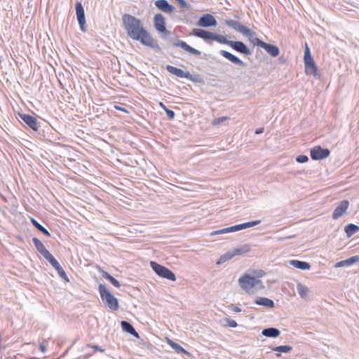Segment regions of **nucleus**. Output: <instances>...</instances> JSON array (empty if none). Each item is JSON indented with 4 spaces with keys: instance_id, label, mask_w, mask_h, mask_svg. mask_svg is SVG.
Returning <instances> with one entry per match:
<instances>
[{
    "instance_id": "obj_48",
    "label": "nucleus",
    "mask_w": 359,
    "mask_h": 359,
    "mask_svg": "<svg viewBox=\"0 0 359 359\" xmlns=\"http://www.w3.org/2000/svg\"><path fill=\"white\" fill-rule=\"evenodd\" d=\"M264 132V128H258L255 130V133L256 134H261Z\"/></svg>"
},
{
    "instance_id": "obj_6",
    "label": "nucleus",
    "mask_w": 359,
    "mask_h": 359,
    "mask_svg": "<svg viewBox=\"0 0 359 359\" xmlns=\"http://www.w3.org/2000/svg\"><path fill=\"white\" fill-rule=\"evenodd\" d=\"M150 266L158 276L172 281H175L176 280L175 273L165 266L161 265L154 261L150 262Z\"/></svg>"
},
{
    "instance_id": "obj_15",
    "label": "nucleus",
    "mask_w": 359,
    "mask_h": 359,
    "mask_svg": "<svg viewBox=\"0 0 359 359\" xmlns=\"http://www.w3.org/2000/svg\"><path fill=\"white\" fill-rule=\"evenodd\" d=\"M219 54L234 65L242 67L245 66V64L243 61H242L236 55L229 53V51L221 50L219 51Z\"/></svg>"
},
{
    "instance_id": "obj_24",
    "label": "nucleus",
    "mask_w": 359,
    "mask_h": 359,
    "mask_svg": "<svg viewBox=\"0 0 359 359\" xmlns=\"http://www.w3.org/2000/svg\"><path fill=\"white\" fill-rule=\"evenodd\" d=\"M262 334L266 337L276 338L280 335V332L278 328L268 327L264 329Z\"/></svg>"
},
{
    "instance_id": "obj_44",
    "label": "nucleus",
    "mask_w": 359,
    "mask_h": 359,
    "mask_svg": "<svg viewBox=\"0 0 359 359\" xmlns=\"http://www.w3.org/2000/svg\"><path fill=\"white\" fill-rule=\"evenodd\" d=\"M226 321L227 323V325L231 327H236L238 326V324L237 323L233 320H230V319H226Z\"/></svg>"
},
{
    "instance_id": "obj_51",
    "label": "nucleus",
    "mask_w": 359,
    "mask_h": 359,
    "mask_svg": "<svg viewBox=\"0 0 359 359\" xmlns=\"http://www.w3.org/2000/svg\"><path fill=\"white\" fill-rule=\"evenodd\" d=\"M30 359H37V358H30Z\"/></svg>"
},
{
    "instance_id": "obj_30",
    "label": "nucleus",
    "mask_w": 359,
    "mask_h": 359,
    "mask_svg": "<svg viewBox=\"0 0 359 359\" xmlns=\"http://www.w3.org/2000/svg\"><path fill=\"white\" fill-rule=\"evenodd\" d=\"M233 257H234V255H233V251L232 250L228 251L225 254L220 256V257L219 258V259L217 262V264H219V265L222 264L224 263L225 262L232 259Z\"/></svg>"
},
{
    "instance_id": "obj_36",
    "label": "nucleus",
    "mask_w": 359,
    "mask_h": 359,
    "mask_svg": "<svg viewBox=\"0 0 359 359\" xmlns=\"http://www.w3.org/2000/svg\"><path fill=\"white\" fill-rule=\"evenodd\" d=\"M161 105L162 106V107L164 109L165 113H166V115L168 118V119L170 120H172L175 118V114L174 112V111L167 108L164 104H163L162 103H161Z\"/></svg>"
},
{
    "instance_id": "obj_10",
    "label": "nucleus",
    "mask_w": 359,
    "mask_h": 359,
    "mask_svg": "<svg viewBox=\"0 0 359 359\" xmlns=\"http://www.w3.org/2000/svg\"><path fill=\"white\" fill-rule=\"evenodd\" d=\"M196 25L202 27H215L217 22L212 14L205 13L200 17Z\"/></svg>"
},
{
    "instance_id": "obj_45",
    "label": "nucleus",
    "mask_w": 359,
    "mask_h": 359,
    "mask_svg": "<svg viewBox=\"0 0 359 359\" xmlns=\"http://www.w3.org/2000/svg\"><path fill=\"white\" fill-rule=\"evenodd\" d=\"M229 233L235 232L237 231H240L239 229V225L236 224L232 226L228 227Z\"/></svg>"
},
{
    "instance_id": "obj_47",
    "label": "nucleus",
    "mask_w": 359,
    "mask_h": 359,
    "mask_svg": "<svg viewBox=\"0 0 359 359\" xmlns=\"http://www.w3.org/2000/svg\"><path fill=\"white\" fill-rule=\"evenodd\" d=\"M39 349H40L43 353H45V352L46 351V350H47L46 346L44 344H40V345H39Z\"/></svg>"
},
{
    "instance_id": "obj_1",
    "label": "nucleus",
    "mask_w": 359,
    "mask_h": 359,
    "mask_svg": "<svg viewBox=\"0 0 359 359\" xmlns=\"http://www.w3.org/2000/svg\"><path fill=\"white\" fill-rule=\"evenodd\" d=\"M123 26L130 39L140 41L142 44L154 49L157 53H162V49L158 46L157 41L143 27L140 19L132 15L125 14L123 16Z\"/></svg>"
},
{
    "instance_id": "obj_40",
    "label": "nucleus",
    "mask_w": 359,
    "mask_h": 359,
    "mask_svg": "<svg viewBox=\"0 0 359 359\" xmlns=\"http://www.w3.org/2000/svg\"><path fill=\"white\" fill-rule=\"evenodd\" d=\"M187 79L195 82V83H201L203 82V80L199 77L198 75H192L191 74V77H187Z\"/></svg>"
},
{
    "instance_id": "obj_11",
    "label": "nucleus",
    "mask_w": 359,
    "mask_h": 359,
    "mask_svg": "<svg viewBox=\"0 0 359 359\" xmlns=\"http://www.w3.org/2000/svg\"><path fill=\"white\" fill-rule=\"evenodd\" d=\"M173 46L175 47H180L183 50H184L186 52L195 55V56H200L201 54V52L189 44H187L185 41H182L180 39H176L173 42Z\"/></svg>"
},
{
    "instance_id": "obj_21",
    "label": "nucleus",
    "mask_w": 359,
    "mask_h": 359,
    "mask_svg": "<svg viewBox=\"0 0 359 359\" xmlns=\"http://www.w3.org/2000/svg\"><path fill=\"white\" fill-rule=\"evenodd\" d=\"M121 326L124 332L129 333L135 337H139V334L129 322L122 320L121 323Z\"/></svg>"
},
{
    "instance_id": "obj_23",
    "label": "nucleus",
    "mask_w": 359,
    "mask_h": 359,
    "mask_svg": "<svg viewBox=\"0 0 359 359\" xmlns=\"http://www.w3.org/2000/svg\"><path fill=\"white\" fill-rule=\"evenodd\" d=\"M297 291L301 298L304 299H307L309 297V294L310 290L307 286L302 284V283H297Z\"/></svg>"
},
{
    "instance_id": "obj_49",
    "label": "nucleus",
    "mask_w": 359,
    "mask_h": 359,
    "mask_svg": "<svg viewBox=\"0 0 359 359\" xmlns=\"http://www.w3.org/2000/svg\"><path fill=\"white\" fill-rule=\"evenodd\" d=\"M116 108L119 110V111H125L126 112L127 111L124 109V108H122L121 107H116Z\"/></svg>"
},
{
    "instance_id": "obj_20",
    "label": "nucleus",
    "mask_w": 359,
    "mask_h": 359,
    "mask_svg": "<svg viewBox=\"0 0 359 359\" xmlns=\"http://www.w3.org/2000/svg\"><path fill=\"white\" fill-rule=\"evenodd\" d=\"M262 48L264 49L272 57H276L280 53L279 48L277 46L271 43H267L264 42Z\"/></svg>"
},
{
    "instance_id": "obj_17",
    "label": "nucleus",
    "mask_w": 359,
    "mask_h": 359,
    "mask_svg": "<svg viewBox=\"0 0 359 359\" xmlns=\"http://www.w3.org/2000/svg\"><path fill=\"white\" fill-rule=\"evenodd\" d=\"M166 70L170 74L177 76L179 78H185L191 77V74L189 72H184L182 69L175 67L172 65H167Z\"/></svg>"
},
{
    "instance_id": "obj_13",
    "label": "nucleus",
    "mask_w": 359,
    "mask_h": 359,
    "mask_svg": "<svg viewBox=\"0 0 359 359\" xmlns=\"http://www.w3.org/2000/svg\"><path fill=\"white\" fill-rule=\"evenodd\" d=\"M46 259L48 260L49 263L52 265V266L57 271L60 277H61L66 281H69V279L65 271L63 270V269L60 265L59 262L52 255L47 257V259Z\"/></svg>"
},
{
    "instance_id": "obj_2",
    "label": "nucleus",
    "mask_w": 359,
    "mask_h": 359,
    "mask_svg": "<svg viewBox=\"0 0 359 359\" xmlns=\"http://www.w3.org/2000/svg\"><path fill=\"white\" fill-rule=\"evenodd\" d=\"M191 34L206 41L210 40L217 41L222 44L228 45L234 50L245 55H250L252 54L251 50L243 42L240 41L228 40L226 36L217 33L212 32L203 29L195 28L192 30Z\"/></svg>"
},
{
    "instance_id": "obj_9",
    "label": "nucleus",
    "mask_w": 359,
    "mask_h": 359,
    "mask_svg": "<svg viewBox=\"0 0 359 359\" xmlns=\"http://www.w3.org/2000/svg\"><path fill=\"white\" fill-rule=\"evenodd\" d=\"M76 14L77 20L82 32L86 31V17L83 6L81 1H77L75 4Z\"/></svg>"
},
{
    "instance_id": "obj_5",
    "label": "nucleus",
    "mask_w": 359,
    "mask_h": 359,
    "mask_svg": "<svg viewBox=\"0 0 359 359\" xmlns=\"http://www.w3.org/2000/svg\"><path fill=\"white\" fill-rule=\"evenodd\" d=\"M238 283L240 287L248 293L250 290L255 287H257L259 289L264 287L262 282L259 279L248 274H245L241 276L238 279Z\"/></svg>"
},
{
    "instance_id": "obj_25",
    "label": "nucleus",
    "mask_w": 359,
    "mask_h": 359,
    "mask_svg": "<svg viewBox=\"0 0 359 359\" xmlns=\"http://www.w3.org/2000/svg\"><path fill=\"white\" fill-rule=\"evenodd\" d=\"M255 303L257 305L264 306L267 308H273L274 302L272 299L266 297H257L255 300Z\"/></svg>"
},
{
    "instance_id": "obj_27",
    "label": "nucleus",
    "mask_w": 359,
    "mask_h": 359,
    "mask_svg": "<svg viewBox=\"0 0 359 359\" xmlns=\"http://www.w3.org/2000/svg\"><path fill=\"white\" fill-rule=\"evenodd\" d=\"M344 231L346 236L350 238L359 231V226L354 224H348L345 226Z\"/></svg>"
},
{
    "instance_id": "obj_42",
    "label": "nucleus",
    "mask_w": 359,
    "mask_h": 359,
    "mask_svg": "<svg viewBox=\"0 0 359 359\" xmlns=\"http://www.w3.org/2000/svg\"><path fill=\"white\" fill-rule=\"evenodd\" d=\"M295 237V235L287 236L284 237H276L275 239L278 241H284L288 239H291Z\"/></svg>"
},
{
    "instance_id": "obj_34",
    "label": "nucleus",
    "mask_w": 359,
    "mask_h": 359,
    "mask_svg": "<svg viewBox=\"0 0 359 359\" xmlns=\"http://www.w3.org/2000/svg\"><path fill=\"white\" fill-rule=\"evenodd\" d=\"M313 61V59L311 56L310 49L308 46V45L306 43L305 45V50H304V64Z\"/></svg>"
},
{
    "instance_id": "obj_32",
    "label": "nucleus",
    "mask_w": 359,
    "mask_h": 359,
    "mask_svg": "<svg viewBox=\"0 0 359 359\" xmlns=\"http://www.w3.org/2000/svg\"><path fill=\"white\" fill-rule=\"evenodd\" d=\"M168 344L177 353H184L186 354H189V353L180 344H178L176 342H174L173 341L168 339Z\"/></svg>"
},
{
    "instance_id": "obj_4",
    "label": "nucleus",
    "mask_w": 359,
    "mask_h": 359,
    "mask_svg": "<svg viewBox=\"0 0 359 359\" xmlns=\"http://www.w3.org/2000/svg\"><path fill=\"white\" fill-rule=\"evenodd\" d=\"M98 292L101 299L110 310H118L119 307L118 299L107 288L104 284L100 283L98 285Z\"/></svg>"
},
{
    "instance_id": "obj_29",
    "label": "nucleus",
    "mask_w": 359,
    "mask_h": 359,
    "mask_svg": "<svg viewBox=\"0 0 359 359\" xmlns=\"http://www.w3.org/2000/svg\"><path fill=\"white\" fill-rule=\"evenodd\" d=\"M31 222H32V224H33V226L36 229H38L39 231H41L46 236H50L49 231L45 227H43L39 222H37L35 219L32 218Z\"/></svg>"
},
{
    "instance_id": "obj_3",
    "label": "nucleus",
    "mask_w": 359,
    "mask_h": 359,
    "mask_svg": "<svg viewBox=\"0 0 359 359\" xmlns=\"http://www.w3.org/2000/svg\"><path fill=\"white\" fill-rule=\"evenodd\" d=\"M224 23L228 27L241 33L243 36L248 37L249 39L250 43H252V45H257L262 48V45L264 44V41L256 37V33L255 32L252 31L250 29L242 25L238 21L227 19L225 20Z\"/></svg>"
},
{
    "instance_id": "obj_50",
    "label": "nucleus",
    "mask_w": 359,
    "mask_h": 359,
    "mask_svg": "<svg viewBox=\"0 0 359 359\" xmlns=\"http://www.w3.org/2000/svg\"><path fill=\"white\" fill-rule=\"evenodd\" d=\"M234 18H236V19H240V16L238 14H235L234 15Z\"/></svg>"
},
{
    "instance_id": "obj_16",
    "label": "nucleus",
    "mask_w": 359,
    "mask_h": 359,
    "mask_svg": "<svg viewBox=\"0 0 359 359\" xmlns=\"http://www.w3.org/2000/svg\"><path fill=\"white\" fill-rule=\"evenodd\" d=\"M32 242L37 250V251L45 258L47 259L50 255H51V253L46 248L43 243L38 239L37 238L34 237L32 238Z\"/></svg>"
},
{
    "instance_id": "obj_38",
    "label": "nucleus",
    "mask_w": 359,
    "mask_h": 359,
    "mask_svg": "<svg viewBox=\"0 0 359 359\" xmlns=\"http://www.w3.org/2000/svg\"><path fill=\"white\" fill-rule=\"evenodd\" d=\"M227 233H229L228 227L212 231L210 233V235L211 236H214L222 235V234Z\"/></svg>"
},
{
    "instance_id": "obj_46",
    "label": "nucleus",
    "mask_w": 359,
    "mask_h": 359,
    "mask_svg": "<svg viewBox=\"0 0 359 359\" xmlns=\"http://www.w3.org/2000/svg\"><path fill=\"white\" fill-rule=\"evenodd\" d=\"M91 348H93L95 351H98L101 353L104 352V349H103L102 347L99 346L98 345H93L91 346Z\"/></svg>"
},
{
    "instance_id": "obj_33",
    "label": "nucleus",
    "mask_w": 359,
    "mask_h": 359,
    "mask_svg": "<svg viewBox=\"0 0 359 359\" xmlns=\"http://www.w3.org/2000/svg\"><path fill=\"white\" fill-rule=\"evenodd\" d=\"M261 222L260 220H255L251 222H245L243 224H239V229L243 230L247 228L255 226L257 224H259Z\"/></svg>"
},
{
    "instance_id": "obj_7",
    "label": "nucleus",
    "mask_w": 359,
    "mask_h": 359,
    "mask_svg": "<svg viewBox=\"0 0 359 359\" xmlns=\"http://www.w3.org/2000/svg\"><path fill=\"white\" fill-rule=\"evenodd\" d=\"M154 25L156 30L161 34L162 39H165L171 34V32L165 27V18L162 14L158 13L154 15Z\"/></svg>"
},
{
    "instance_id": "obj_12",
    "label": "nucleus",
    "mask_w": 359,
    "mask_h": 359,
    "mask_svg": "<svg viewBox=\"0 0 359 359\" xmlns=\"http://www.w3.org/2000/svg\"><path fill=\"white\" fill-rule=\"evenodd\" d=\"M349 203L347 200L341 201L336 207L332 213V219H337L341 217L347 210Z\"/></svg>"
},
{
    "instance_id": "obj_8",
    "label": "nucleus",
    "mask_w": 359,
    "mask_h": 359,
    "mask_svg": "<svg viewBox=\"0 0 359 359\" xmlns=\"http://www.w3.org/2000/svg\"><path fill=\"white\" fill-rule=\"evenodd\" d=\"M330 151L327 148H322L320 146H316L311 149V158L314 161L322 160L327 158Z\"/></svg>"
},
{
    "instance_id": "obj_14",
    "label": "nucleus",
    "mask_w": 359,
    "mask_h": 359,
    "mask_svg": "<svg viewBox=\"0 0 359 359\" xmlns=\"http://www.w3.org/2000/svg\"><path fill=\"white\" fill-rule=\"evenodd\" d=\"M20 117L33 130H39V123L35 117L26 114H20Z\"/></svg>"
},
{
    "instance_id": "obj_18",
    "label": "nucleus",
    "mask_w": 359,
    "mask_h": 359,
    "mask_svg": "<svg viewBox=\"0 0 359 359\" xmlns=\"http://www.w3.org/2000/svg\"><path fill=\"white\" fill-rule=\"evenodd\" d=\"M155 6L163 12L170 13L174 11V7L169 4L166 0H157L155 1Z\"/></svg>"
},
{
    "instance_id": "obj_41",
    "label": "nucleus",
    "mask_w": 359,
    "mask_h": 359,
    "mask_svg": "<svg viewBox=\"0 0 359 359\" xmlns=\"http://www.w3.org/2000/svg\"><path fill=\"white\" fill-rule=\"evenodd\" d=\"M175 1H177L180 4L181 7H182V8H191V5L189 3H187V1H185L184 0H175Z\"/></svg>"
},
{
    "instance_id": "obj_43",
    "label": "nucleus",
    "mask_w": 359,
    "mask_h": 359,
    "mask_svg": "<svg viewBox=\"0 0 359 359\" xmlns=\"http://www.w3.org/2000/svg\"><path fill=\"white\" fill-rule=\"evenodd\" d=\"M229 308L231 311H233L235 313H240L242 311V310L240 307H238V306H236V304H231L229 306Z\"/></svg>"
},
{
    "instance_id": "obj_26",
    "label": "nucleus",
    "mask_w": 359,
    "mask_h": 359,
    "mask_svg": "<svg viewBox=\"0 0 359 359\" xmlns=\"http://www.w3.org/2000/svg\"><path fill=\"white\" fill-rule=\"evenodd\" d=\"M304 66H305V72L306 74L313 75L315 77L317 76L318 67H317L314 60L304 64Z\"/></svg>"
},
{
    "instance_id": "obj_19",
    "label": "nucleus",
    "mask_w": 359,
    "mask_h": 359,
    "mask_svg": "<svg viewBox=\"0 0 359 359\" xmlns=\"http://www.w3.org/2000/svg\"><path fill=\"white\" fill-rule=\"evenodd\" d=\"M359 262V255L351 257L345 260L340 261L335 264V268H340L351 266L354 263Z\"/></svg>"
},
{
    "instance_id": "obj_28",
    "label": "nucleus",
    "mask_w": 359,
    "mask_h": 359,
    "mask_svg": "<svg viewBox=\"0 0 359 359\" xmlns=\"http://www.w3.org/2000/svg\"><path fill=\"white\" fill-rule=\"evenodd\" d=\"M102 276L104 278L109 280L114 287L118 288L121 287V284L118 280L113 277L111 274L105 271H102Z\"/></svg>"
},
{
    "instance_id": "obj_35",
    "label": "nucleus",
    "mask_w": 359,
    "mask_h": 359,
    "mask_svg": "<svg viewBox=\"0 0 359 359\" xmlns=\"http://www.w3.org/2000/svg\"><path fill=\"white\" fill-rule=\"evenodd\" d=\"M292 349V346L289 345H283V346H276L273 348L271 350L273 351H277L280 353H289Z\"/></svg>"
},
{
    "instance_id": "obj_37",
    "label": "nucleus",
    "mask_w": 359,
    "mask_h": 359,
    "mask_svg": "<svg viewBox=\"0 0 359 359\" xmlns=\"http://www.w3.org/2000/svg\"><path fill=\"white\" fill-rule=\"evenodd\" d=\"M229 119V117L228 116H222L219 118H214L212 121V125L214 126H218L223 123L225 121H227Z\"/></svg>"
},
{
    "instance_id": "obj_31",
    "label": "nucleus",
    "mask_w": 359,
    "mask_h": 359,
    "mask_svg": "<svg viewBox=\"0 0 359 359\" xmlns=\"http://www.w3.org/2000/svg\"><path fill=\"white\" fill-rule=\"evenodd\" d=\"M250 247L249 245H244L240 248L233 249L232 251H233V255L235 257L236 255H241L245 253H247L250 251Z\"/></svg>"
},
{
    "instance_id": "obj_39",
    "label": "nucleus",
    "mask_w": 359,
    "mask_h": 359,
    "mask_svg": "<svg viewBox=\"0 0 359 359\" xmlns=\"http://www.w3.org/2000/svg\"><path fill=\"white\" fill-rule=\"evenodd\" d=\"M296 161L299 163H304L309 161V157L306 155H299L297 156Z\"/></svg>"
},
{
    "instance_id": "obj_22",
    "label": "nucleus",
    "mask_w": 359,
    "mask_h": 359,
    "mask_svg": "<svg viewBox=\"0 0 359 359\" xmlns=\"http://www.w3.org/2000/svg\"><path fill=\"white\" fill-rule=\"evenodd\" d=\"M289 264L291 266L301 270H309L311 268V264L309 262L304 261L292 259L289 261Z\"/></svg>"
}]
</instances>
